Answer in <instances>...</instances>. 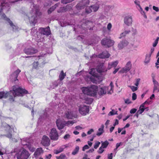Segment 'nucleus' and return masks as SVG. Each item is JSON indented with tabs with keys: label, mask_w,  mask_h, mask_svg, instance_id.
Listing matches in <instances>:
<instances>
[{
	"label": "nucleus",
	"mask_w": 159,
	"mask_h": 159,
	"mask_svg": "<svg viewBox=\"0 0 159 159\" xmlns=\"http://www.w3.org/2000/svg\"><path fill=\"white\" fill-rule=\"evenodd\" d=\"M89 148V146L87 145H85L83 147L82 150L84 151L86 149H88Z\"/></svg>",
	"instance_id": "5fc2aeb1"
},
{
	"label": "nucleus",
	"mask_w": 159,
	"mask_h": 159,
	"mask_svg": "<svg viewBox=\"0 0 159 159\" xmlns=\"http://www.w3.org/2000/svg\"><path fill=\"white\" fill-rule=\"evenodd\" d=\"M97 71L98 73H100L104 72V70L103 69L102 67L101 66H97Z\"/></svg>",
	"instance_id": "72a5a7b5"
},
{
	"label": "nucleus",
	"mask_w": 159,
	"mask_h": 159,
	"mask_svg": "<svg viewBox=\"0 0 159 159\" xmlns=\"http://www.w3.org/2000/svg\"><path fill=\"white\" fill-rule=\"evenodd\" d=\"M130 32V30H125L124 32L121 34V37L125 36L127 34H129Z\"/></svg>",
	"instance_id": "ea45409f"
},
{
	"label": "nucleus",
	"mask_w": 159,
	"mask_h": 159,
	"mask_svg": "<svg viewBox=\"0 0 159 159\" xmlns=\"http://www.w3.org/2000/svg\"><path fill=\"white\" fill-rule=\"evenodd\" d=\"M38 52L37 49L33 47L26 48L24 50V52L27 55H33L36 53Z\"/></svg>",
	"instance_id": "0eeeda50"
},
{
	"label": "nucleus",
	"mask_w": 159,
	"mask_h": 159,
	"mask_svg": "<svg viewBox=\"0 0 159 159\" xmlns=\"http://www.w3.org/2000/svg\"><path fill=\"white\" fill-rule=\"evenodd\" d=\"M89 0H82L76 6V8L78 10H80L84 8L85 7L87 6L89 4Z\"/></svg>",
	"instance_id": "423d86ee"
},
{
	"label": "nucleus",
	"mask_w": 159,
	"mask_h": 159,
	"mask_svg": "<svg viewBox=\"0 0 159 159\" xmlns=\"http://www.w3.org/2000/svg\"><path fill=\"white\" fill-rule=\"evenodd\" d=\"M7 5V3H5V2L2 3L1 4V8L0 9V15L1 14V13L2 11V10L3 9L5 8V7H6Z\"/></svg>",
	"instance_id": "e433bc0d"
},
{
	"label": "nucleus",
	"mask_w": 159,
	"mask_h": 159,
	"mask_svg": "<svg viewBox=\"0 0 159 159\" xmlns=\"http://www.w3.org/2000/svg\"><path fill=\"white\" fill-rule=\"evenodd\" d=\"M90 89L91 90H89V92L91 94L89 95V96L91 97L95 96L97 95V91L98 90V87L97 86L93 85L90 87Z\"/></svg>",
	"instance_id": "1a4fd4ad"
},
{
	"label": "nucleus",
	"mask_w": 159,
	"mask_h": 159,
	"mask_svg": "<svg viewBox=\"0 0 159 159\" xmlns=\"http://www.w3.org/2000/svg\"><path fill=\"white\" fill-rule=\"evenodd\" d=\"M103 148H104L101 146L99 148L98 151V153L100 154L102 153L104 151V150L103 149Z\"/></svg>",
	"instance_id": "de8ad7c7"
},
{
	"label": "nucleus",
	"mask_w": 159,
	"mask_h": 159,
	"mask_svg": "<svg viewBox=\"0 0 159 159\" xmlns=\"http://www.w3.org/2000/svg\"><path fill=\"white\" fill-rule=\"evenodd\" d=\"M93 131L94 130L92 129H91L88 131L87 134L89 135L92 132H93Z\"/></svg>",
	"instance_id": "052dcab7"
},
{
	"label": "nucleus",
	"mask_w": 159,
	"mask_h": 159,
	"mask_svg": "<svg viewBox=\"0 0 159 159\" xmlns=\"http://www.w3.org/2000/svg\"><path fill=\"white\" fill-rule=\"evenodd\" d=\"M57 159H67V157L64 154H61L59 156L56 157Z\"/></svg>",
	"instance_id": "473e14b6"
},
{
	"label": "nucleus",
	"mask_w": 159,
	"mask_h": 159,
	"mask_svg": "<svg viewBox=\"0 0 159 159\" xmlns=\"http://www.w3.org/2000/svg\"><path fill=\"white\" fill-rule=\"evenodd\" d=\"M79 113L82 116H85L89 114V106L84 105L80 106L79 109Z\"/></svg>",
	"instance_id": "20e7f679"
},
{
	"label": "nucleus",
	"mask_w": 159,
	"mask_h": 159,
	"mask_svg": "<svg viewBox=\"0 0 159 159\" xmlns=\"http://www.w3.org/2000/svg\"><path fill=\"white\" fill-rule=\"evenodd\" d=\"M21 70L19 69H17L10 76V78L11 80L12 81L14 82L16 80H18L17 78Z\"/></svg>",
	"instance_id": "9b49d317"
},
{
	"label": "nucleus",
	"mask_w": 159,
	"mask_h": 159,
	"mask_svg": "<svg viewBox=\"0 0 159 159\" xmlns=\"http://www.w3.org/2000/svg\"><path fill=\"white\" fill-rule=\"evenodd\" d=\"M92 11V10L91 8V6L89 8L86 9V12L88 14L90 13Z\"/></svg>",
	"instance_id": "37998d69"
},
{
	"label": "nucleus",
	"mask_w": 159,
	"mask_h": 159,
	"mask_svg": "<svg viewBox=\"0 0 159 159\" xmlns=\"http://www.w3.org/2000/svg\"><path fill=\"white\" fill-rule=\"evenodd\" d=\"M132 67V64L130 61H128L126 63L125 67L123 68L120 71V72L122 73H126L129 71Z\"/></svg>",
	"instance_id": "6e6552de"
},
{
	"label": "nucleus",
	"mask_w": 159,
	"mask_h": 159,
	"mask_svg": "<svg viewBox=\"0 0 159 159\" xmlns=\"http://www.w3.org/2000/svg\"><path fill=\"white\" fill-rule=\"evenodd\" d=\"M72 2L71 0H61V2L62 3L64 4H66L68 3Z\"/></svg>",
	"instance_id": "a18cd8bd"
},
{
	"label": "nucleus",
	"mask_w": 159,
	"mask_h": 159,
	"mask_svg": "<svg viewBox=\"0 0 159 159\" xmlns=\"http://www.w3.org/2000/svg\"><path fill=\"white\" fill-rule=\"evenodd\" d=\"M110 89L109 91H108L107 93L111 94L113 92V88H114L113 84L112 82H111L110 84Z\"/></svg>",
	"instance_id": "2f4dec72"
},
{
	"label": "nucleus",
	"mask_w": 159,
	"mask_h": 159,
	"mask_svg": "<svg viewBox=\"0 0 159 159\" xmlns=\"http://www.w3.org/2000/svg\"><path fill=\"white\" fill-rule=\"evenodd\" d=\"M101 43L102 45L106 47L109 48L114 45V41L106 37L101 40Z\"/></svg>",
	"instance_id": "7ed1b4c3"
},
{
	"label": "nucleus",
	"mask_w": 159,
	"mask_h": 159,
	"mask_svg": "<svg viewBox=\"0 0 159 159\" xmlns=\"http://www.w3.org/2000/svg\"><path fill=\"white\" fill-rule=\"evenodd\" d=\"M125 103L127 104H129L132 103V102L129 99H127L125 100Z\"/></svg>",
	"instance_id": "864d4df0"
},
{
	"label": "nucleus",
	"mask_w": 159,
	"mask_h": 159,
	"mask_svg": "<svg viewBox=\"0 0 159 159\" xmlns=\"http://www.w3.org/2000/svg\"><path fill=\"white\" fill-rule=\"evenodd\" d=\"M140 79H136V82L135 83L134 85L136 86H138L139 84V82L140 81Z\"/></svg>",
	"instance_id": "13d9d810"
},
{
	"label": "nucleus",
	"mask_w": 159,
	"mask_h": 159,
	"mask_svg": "<svg viewBox=\"0 0 159 159\" xmlns=\"http://www.w3.org/2000/svg\"><path fill=\"white\" fill-rule=\"evenodd\" d=\"M112 27V25L111 23H109L108 24L107 26V29L109 30H110Z\"/></svg>",
	"instance_id": "680f3d73"
},
{
	"label": "nucleus",
	"mask_w": 159,
	"mask_h": 159,
	"mask_svg": "<svg viewBox=\"0 0 159 159\" xmlns=\"http://www.w3.org/2000/svg\"><path fill=\"white\" fill-rule=\"evenodd\" d=\"M49 137L51 140H57L58 139V134L55 128H52L50 133Z\"/></svg>",
	"instance_id": "39448f33"
},
{
	"label": "nucleus",
	"mask_w": 159,
	"mask_h": 159,
	"mask_svg": "<svg viewBox=\"0 0 159 159\" xmlns=\"http://www.w3.org/2000/svg\"><path fill=\"white\" fill-rule=\"evenodd\" d=\"M29 150L30 151L33 152L35 150V148L33 147H30L29 148Z\"/></svg>",
	"instance_id": "6e6d98bb"
},
{
	"label": "nucleus",
	"mask_w": 159,
	"mask_h": 159,
	"mask_svg": "<svg viewBox=\"0 0 159 159\" xmlns=\"http://www.w3.org/2000/svg\"><path fill=\"white\" fill-rule=\"evenodd\" d=\"M59 3H57L55 4L54 6H52L48 10V14H51L57 7L59 6Z\"/></svg>",
	"instance_id": "b1692460"
},
{
	"label": "nucleus",
	"mask_w": 159,
	"mask_h": 159,
	"mask_svg": "<svg viewBox=\"0 0 159 159\" xmlns=\"http://www.w3.org/2000/svg\"><path fill=\"white\" fill-rule=\"evenodd\" d=\"M113 111V110H112V111L110 112L109 113V115L112 116V115H113L115 114H117V111L116 112V113H114V112H113V111Z\"/></svg>",
	"instance_id": "0e129e2a"
},
{
	"label": "nucleus",
	"mask_w": 159,
	"mask_h": 159,
	"mask_svg": "<svg viewBox=\"0 0 159 159\" xmlns=\"http://www.w3.org/2000/svg\"><path fill=\"white\" fill-rule=\"evenodd\" d=\"M151 54H147L146 55L145 60L144 61V63L146 64H148L149 63L151 59L150 57H151Z\"/></svg>",
	"instance_id": "7c9ffc66"
},
{
	"label": "nucleus",
	"mask_w": 159,
	"mask_h": 159,
	"mask_svg": "<svg viewBox=\"0 0 159 159\" xmlns=\"http://www.w3.org/2000/svg\"><path fill=\"white\" fill-rule=\"evenodd\" d=\"M100 144V143L99 142H96L94 146V148L95 149H97L99 147V145Z\"/></svg>",
	"instance_id": "c03bdc74"
},
{
	"label": "nucleus",
	"mask_w": 159,
	"mask_h": 159,
	"mask_svg": "<svg viewBox=\"0 0 159 159\" xmlns=\"http://www.w3.org/2000/svg\"><path fill=\"white\" fill-rule=\"evenodd\" d=\"M50 140L49 138L46 135H43L41 143L44 146L48 147L50 145Z\"/></svg>",
	"instance_id": "9d476101"
},
{
	"label": "nucleus",
	"mask_w": 159,
	"mask_h": 159,
	"mask_svg": "<svg viewBox=\"0 0 159 159\" xmlns=\"http://www.w3.org/2000/svg\"><path fill=\"white\" fill-rule=\"evenodd\" d=\"M110 54L107 51L102 52V53L98 55V57L101 58H108L109 57Z\"/></svg>",
	"instance_id": "a211bd4d"
},
{
	"label": "nucleus",
	"mask_w": 159,
	"mask_h": 159,
	"mask_svg": "<svg viewBox=\"0 0 159 159\" xmlns=\"http://www.w3.org/2000/svg\"><path fill=\"white\" fill-rule=\"evenodd\" d=\"M137 111V109L136 108H132L130 111V113L131 114H134Z\"/></svg>",
	"instance_id": "09e8293b"
},
{
	"label": "nucleus",
	"mask_w": 159,
	"mask_h": 159,
	"mask_svg": "<svg viewBox=\"0 0 159 159\" xmlns=\"http://www.w3.org/2000/svg\"><path fill=\"white\" fill-rule=\"evenodd\" d=\"M153 9L155 11H159V8L157 7H156L155 6H153L152 7Z\"/></svg>",
	"instance_id": "e2e57ef3"
},
{
	"label": "nucleus",
	"mask_w": 159,
	"mask_h": 159,
	"mask_svg": "<svg viewBox=\"0 0 159 159\" xmlns=\"http://www.w3.org/2000/svg\"><path fill=\"white\" fill-rule=\"evenodd\" d=\"M129 87L133 92L137 90L138 89V88L137 87H135L134 86H130Z\"/></svg>",
	"instance_id": "79ce46f5"
},
{
	"label": "nucleus",
	"mask_w": 159,
	"mask_h": 159,
	"mask_svg": "<svg viewBox=\"0 0 159 159\" xmlns=\"http://www.w3.org/2000/svg\"><path fill=\"white\" fill-rule=\"evenodd\" d=\"M109 87V86H104L101 88L99 91V94L101 95L106 94L107 93V92L108 91V90Z\"/></svg>",
	"instance_id": "4be33fe9"
},
{
	"label": "nucleus",
	"mask_w": 159,
	"mask_h": 159,
	"mask_svg": "<svg viewBox=\"0 0 159 159\" xmlns=\"http://www.w3.org/2000/svg\"><path fill=\"white\" fill-rule=\"evenodd\" d=\"M33 17H34V16H31V17H30V16H29L28 17H29V20L31 21L32 23L34 24V25L37 22V19H36L37 17H34V20L33 21H32L31 19V18H33Z\"/></svg>",
	"instance_id": "f704fd0d"
},
{
	"label": "nucleus",
	"mask_w": 159,
	"mask_h": 159,
	"mask_svg": "<svg viewBox=\"0 0 159 159\" xmlns=\"http://www.w3.org/2000/svg\"><path fill=\"white\" fill-rule=\"evenodd\" d=\"M2 18H3L5 20L7 21H8L10 25L14 29V27H16V26L15 25H14L13 22L11 21L10 20V19L7 18L6 16L5 15V14L4 13H3L2 16Z\"/></svg>",
	"instance_id": "412c9836"
},
{
	"label": "nucleus",
	"mask_w": 159,
	"mask_h": 159,
	"mask_svg": "<svg viewBox=\"0 0 159 159\" xmlns=\"http://www.w3.org/2000/svg\"><path fill=\"white\" fill-rule=\"evenodd\" d=\"M39 63L38 62H34L33 63V68L36 69L38 66Z\"/></svg>",
	"instance_id": "a19ab883"
},
{
	"label": "nucleus",
	"mask_w": 159,
	"mask_h": 159,
	"mask_svg": "<svg viewBox=\"0 0 159 159\" xmlns=\"http://www.w3.org/2000/svg\"><path fill=\"white\" fill-rule=\"evenodd\" d=\"M66 76V74L64 73L63 70H61L59 75V77L60 81L62 80Z\"/></svg>",
	"instance_id": "c85d7f7f"
},
{
	"label": "nucleus",
	"mask_w": 159,
	"mask_h": 159,
	"mask_svg": "<svg viewBox=\"0 0 159 159\" xmlns=\"http://www.w3.org/2000/svg\"><path fill=\"white\" fill-rule=\"evenodd\" d=\"M152 81L153 82H157L155 79V75L154 74L152 73Z\"/></svg>",
	"instance_id": "bf43d9fd"
},
{
	"label": "nucleus",
	"mask_w": 159,
	"mask_h": 159,
	"mask_svg": "<svg viewBox=\"0 0 159 159\" xmlns=\"http://www.w3.org/2000/svg\"><path fill=\"white\" fill-rule=\"evenodd\" d=\"M88 155L87 154H85L84 157L83 158V159H90V158L88 157Z\"/></svg>",
	"instance_id": "774afa93"
},
{
	"label": "nucleus",
	"mask_w": 159,
	"mask_h": 159,
	"mask_svg": "<svg viewBox=\"0 0 159 159\" xmlns=\"http://www.w3.org/2000/svg\"><path fill=\"white\" fill-rule=\"evenodd\" d=\"M104 126L102 125L101 128H99L98 129V131L97 132L96 135L97 136H99L101 135L104 132L103 129Z\"/></svg>",
	"instance_id": "bb28decb"
},
{
	"label": "nucleus",
	"mask_w": 159,
	"mask_h": 159,
	"mask_svg": "<svg viewBox=\"0 0 159 159\" xmlns=\"http://www.w3.org/2000/svg\"><path fill=\"white\" fill-rule=\"evenodd\" d=\"M10 92L13 93L14 97L16 96H23L24 94L28 93V91L25 89L20 87L16 88L15 86L13 87V90Z\"/></svg>",
	"instance_id": "f257e3e1"
},
{
	"label": "nucleus",
	"mask_w": 159,
	"mask_h": 159,
	"mask_svg": "<svg viewBox=\"0 0 159 159\" xmlns=\"http://www.w3.org/2000/svg\"><path fill=\"white\" fill-rule=\"evenodd\" d=\"M154 85L153 92H157V93L159 92V85L157 82H153Z\"/></svg>",
	"instance_id": "393cba45"
},
{
	"label": "nucleus",
	"mask_w": 159,
	"mask_h": 159,
	"mask_svg": "<svg viewBox=\"0 0 159 159\" xmlns=\"http://www.w3.org/2000/svg\"><path fill=\"white\" fill-rule=\"evenodd\" d=\"M30 156L29 152L25 149H23L20 153L17 154V159H28Z\"/></svg>",
	"instance_id": "f03ea898"
},
{
	"label": "nucleus",
	"mask_w": 159,
	"mask_h": 159,
	"mask_svg": "<svg viewBox=\"0 0 159 159\" xmlns=\"http://www.w3.org/2000/svg\"><path fill=\"white\" fill-rule=\"evenodd\" d=\"M41 33L43 35L48 36L51 34L49 27L48 26L47 28H40Z\"/></svg>",
	"instance_id": "ddd939ff"
},
{
	"label": "nucleus",
	"mask_w": 159,
	"mask_h": 159,
	"mask_svg": "<svg viewBox=\"0 0 159 159\" xmlns=\"http://www.w3.org/2000/svg\"><path fill=\"white\" fill-rule=\"evenodd\" d=\"M134 2L140 8H141V7L140 5V2L139 1L135 0Z\"/></svg>",
	"instance_id": "603ef678"
},
{
	"label": "nucleus",
	"mask_w": 159,
	"mask_h": 159,
	"mask_svg": "<svg viewBox=\"0 0 159 159\" xmlns=\"http://www.w3.org/2000/svg\"><path fill=\"white\" fill-rule=\"evenodd\" d=\"M8 93H5L4 92H0V99L2 98H6L8 96Z\"/></svg>",
	"instance_id": "c756f323"
},
{
	"label": "nucleus",
	"mask_w": 159,
	"mask_h": 159,
	"mask_svg": "<svg viewBox=\"0 0 159 159\" xmlns=\"http://www.w3.org/2000/svg\"><path fill=\"white\" fill-rule=\"evenodd\" d=\"M102 143L101 146L103 148H106L109 144V142L107 141H105L104 142Z\"/></svg>",
	"instance_id": "c9c22d12"
},
{
	"label": "nucleus",
	"mask_w": 159,
	"mask_h": 159,
	"mask_svg": "<svg viewBox=\"0 0 159 159\" xmlns=\"http://www.w3.org/2000/svg\"><path fill=\"white\" fill-rule=\"evenodd\" d=\"M112 153L108 155V159H112Z\"/></svg>",
	"instance_id": "69168bd1"
},
{
	"label": "nucleus",
	"mask_w": 159,
	"mask_h": 159,
	"mask_svg": "<svg viewBox=\"0 0 159 159\" xmlns=\"http://www.w3.org/2000/svg\"><path fill=\"white\" fill-rule=\"evenodd\" d=\"M91 8H92V11L96 12L98 10L99 7L95 5H93L91 6Z\"/></svg>",
	"instance_id": "58836bf2"
},
{
	"label": "nucleus",
	"mask_w": 159,
	"mask_h": 159,
	"mask_svg": "<svg viewBox=\"0 0 159 159\" xmlns=\"http://www.w3.org/2000/svg\"><path fill=\"white\" fill-rule=\"evenodd\" d=\"M74 123V122L72 121H68L65 123L66 125L68 126L70 125H73Z\"/></svg>",
	"instance_id": "49530a36"
},
{
	"label": "nucleus",
	"mask_w": 159,
	"mask_h": 159,
	"mask_svg": "<svg viewBox=\"0 0 159 159\" xmlns=\"http://www.w3.org/2000/svg\"><path fill=\"white\" fill-rule=\"evenodd\" d=\"M150 102V101H148V100L145 101L140 106L139 109L138 111V112L140 114H142L145 110V105L147 104H149Z\"/></svg>",
	"instance_id": "2eb2a0df"
},
{
	"label": "nucleus",
	"mask_w": 159,
	"mask_h": 159,
	"mask_svg": "<svg viewBox=\"0 0 159 159\" xmlns=\"http://www.w3.org/2000/svg\"><path fill=\"white\" fill-rule=\"evenodd\" d=\"M95 70V69H93L91 71L89 72V73L91 74L93 76L90 77V79L91 81L93 82H94V81L95 80L94 79V77H95L97 76V75L96 74H95L94 72H93Z\"/></svg>",
	"instance_id": "a878e982"
},
{
	"label": "nucleus",
	"mask_w": 159,
	"mask_h": 159,
	"mask_svg": "<svg viewBox=\"0 0 159 159\" xmlns=\"http://www.w3.org/2000/svg\"><path fill=\"white\" fill-rule=\"evenodd\" d=\"M122 145V143L121 142L117 143L116 145V148L114 149V150H116L121 145Z\"/></svg>",
	"instance_id": "3c124183"
},
{
	"label": "nucleus",
	"mask_w": 159,
	"mask_h": 159,
	"mask_svg": "<svg viewBox=\"0 0 159 159\" xmlns=\"http://www.w3.org/2000/svg\"><path fill=\"white\" fill-rule=\"evenodd\" d=\"M118 61H115L110 63L108 64V67L109 69H110L111 67H115L118 65Z\"/></svg>",
	"instance_id": "cd10ccee"
},
{
	"label": "nucleus",
	"mask_w": 159,
	"mask_h": 159,
	"mask_svg": "<svg viewBox=\"0 0 159 159\" xmlns=\"http://www.w3.org/2000/svg\"><path fill=\"white\" fill-rule=\"evenodd\" d=\"M43 150L41 147L38 148L35 151L34 156L35 158H37L41 154L43 153Z\"/></svg>",
	"instance_id": "f8f14e48"
},
{
	"label": "nucleus",
	"mask_w": 159,
	"mask_h": 159,
	"mask_svg": "<svg viewBox=\"0 0 159 159\" xmlns=\"http://www.w3.org/2000/svg\"><path fill=\"white\" fill-rule=\"evenodd\" d=\"M79 150V147L78 146H76L75 149L72 152V154L73 155H75L77 154Z\"/></svg>",
	"instance_id": "4c0bfd02"
},
{
	"label": "nucleus",
	"mask_w": 159,
	"mask_h": 159,
	"mask_svg": "<svg viewBox=\"0 0 159 159\" xmlns=\"http://www.w3.org/2000/svg\"><path fill=\"white\" fill-rule=\"evenodd\" d=\"M82 92L84 94H86L87 95L91 94L89 92V90H91L90 89V87H83L81 89Z\"/></svg>",
	"instance_id": "aec40b11"
},
{
	"label": "nucleus",
	"mask_w": 159,
	"mask_h": 159,
	"mask_svg": "<svg viewBox=\"0 0 159 159\" xmlns=\"http://www.w3.org/2000/svg\"><path fill=\"white\" fill-rule=\"evenodd\" d=\"M51 157H52L51 154H48V156H46V159H50Z\"/></svg>",
	"instance_id": "338daca9"
},
{
	"label": "nucleus",
	"mask_w": 159,
	"mask_h": 159,
	"mask_svg": "<svg viewBox=\"0 0 159 159\" xmlns=\"http://www.w3.org/2000/svg\"><path fill=\"white\" fill-rule=\"evenodd\" d=\"M137 98V95L135 93H133L132 94V99L133 100H135Z\"/></svg>",
	"instance_id": "8fccbe9b"
},
{
	"label": "nucleus",
	"mask_w": 159,
	"mask_h": 159,
	"mask_svg": "<svg viewBox=\"0 0 159 159\" xmlns=\"http://www.w3.org/2000/svg\"><path fill=\"white\" fill-rule=\"evenodd\" d=\"M70 135L69 134H67L65 135L64 137V139L66 140L70 138Z\"/></svg>",
	"instance_id": "4d7b16f0"
},
{
	"label": "nucleus",
	"mask_w": 159,
	"mask_h": 159,
	"mask_svg": "<svg viewBox=\"0 0 159 159\" xmlns=\"http://www.w3.org/2000/svg\"><path fill=\"white\" fill-rule=\"evenodd\" d=\"M56 124L58 129L60 130L63 129L66 125L65 124H64L59 119L57 120Z\"/></svg>",
	"instance_id": "f3484780"
},
{
	"label": "nucleus",
	"mask_w": 159,
	"mask_h": 159,
	"mask_svg": "<svg viewBox=\"0 0 159 159\" xmlns=\"http://www.w3.org/2000/svg\"><path fill=\"white\" fill-rule=\"evenodd\" d=\"M72 8V6L71 5H68L65 7H61L57 11L58 13L62 12H65L67 11H70Z\"/></svg>",
	"instance_id": "4468645a"
},
{
	"label": "nucleus",
	"mask_w": 159,
	"mask_h": 159,
	"mask_svg": "<svg viewBox=\"0 0 159 159\" xmlns=\"http://www.w3.org/2000/svg\"><path fill=\"white\" fill-rule=\"evenodd\" d=\"M128 42L126 40H124L120 42L118 44V47L119 49H122L128 45Z\"/></svg>",
	"instance_id": "6ab92c4d"
},
{
	"label": "nucleus",
	"mask_w": 159,
	"mask_h": 159,
	"mask_svg": "<svg viewBox=\"0 0 159 159\" xmlns=\"http://www.w3.org/2000/svg\"><path fill=\"white\" fill-rule=\"evenodd\" d=\"M65 117L68 119H72L73 117V115L72 112L67 111L65 113Z\"/></svg>",
	"instance_id": "5701e85b"
},
{
	"label": "nucleus",
	"mask_w": 159,
	"mask_h": 159,
	"mask_svg": "<svg viewBox=\"0 0 159 159\" xmlns=\"http://www.w3.org/2000/svg\"><path fill=\"white\" fill-rule=\"evenodd\" d=\"M124 22L128 26L131 25L132 22V17L129 16H125L124 18Z\"/></svg>",
	"instance_id": "dca6fc26"
}]
</instances>
